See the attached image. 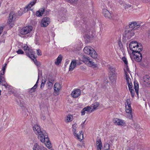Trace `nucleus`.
I'll return each instance as SVG.
<instances>
[{
  "label": "nucleus",
  "mask_w": 150,
  "mask_h": 150,
  "mask_svg": "<svg viewBox=\"0 0 150 150\" xmlns=\"http://www.w3.org/2000/svg\"><path fill=\"white\" fill-rule=\"evenodd\" d=\"M73 119V115H71L69 114L67 115L65 119V121L66 123L70 122H71Z\"/></svg>",
  "instance_id": "obj_23"
},
{
  "label": "nucleus",
  "mask_w": 150,
  "mask_h": 150,
  "mask_svg": "<svg viewBox=\"0 0 150 150\" xmlns=\"http://www.w3.org/2000/svg\"><path fill=\"white\" fill-rule=\"evenodd\" d=\"M50 18L47 17L43 18L40 22V25L43 27H46L48 26L50 22Z\"/></svg>",
  "instance_id": "obj_12"
},
{
  "label": "nucleus",
  "mask_w": 150,
  "mask_h": 150,
  "mask_svg": "<svg viewBox=\"0 0 150 150\" xmlns=\"http://www.w3.org/2000/svg\"><path fill=\"white\" fill-rule=\"evenodd\" d=\"M37 135L38 138L42 142H45L46 139H47L48 138L47 134L45 131H42Z\"/></svg>",
  "instance_id": "obj_9"
},
{
  "label": "nucleus",
  "mask_w": 150,
  "mask_h": 150,
  "mask_svg": "<svg viewBox=\"0 0 150 150\" xmlns=\"http://www.w3.org/2000/svg\"><path fill=\"white\" fill-rule=\"evenodd\" d=\"M124 71H125V74L126 72H129V69L128 68L127 66H126L125 67V68L124 69Z\"/></svg>",
  "instance_id": "obj_44"
},
{
  "label": "nucleus",
  "mask_w": 150,
  "mask_h": 150,
  "mask_svg": "<svg viewBox=\"0 0 150 150\" xmlns=\"http://www.w3.org/2000/svg\"><path fill=\"white\" fill-rule=\"evenodd\" d=\"M109 145L108 144H105L104 146V148H103V150H109Z\"/></svg>",
  "instance_id": "obj_36"
},
{
  "label": "nucleus",
  "mask_w": 150,
  "mask_h": 150,
  "mask_svg": "<svg viewBox=\"0 0 150 150\" xmlns=\"http://www.w3.org/2000/svg\"><path fill=\"white\" fill-rule=\"evenodd\" d=\"M42 75V73L41 72L39 71L38 72V79Z\"/></svg>",
  "instance_id": "obj_53"
},
{
  "label": "nucleus",
  "mask_w": 150,
  "mask_h": 150,
  "mask_svg": "<svg viewBox=\"0 0 150 150\" xmlns=\"http://www.w3.org/2000/svg\"><path fill=\"white\" fill-rule=\"evenodd\" d=\"M132 57L137 62H140L142 59V55L140 52H137L132 53Z\"/></svg>",
  "instance_id": "obj_10"
},
{
  "label": "nucleus",
  "mask_w": 150,
  "mask_h": 150,
  "mask_svg": "<svg viewBox=\"0 0 150 150\" xmlns=\"http://www.w3.org/2000/svg\"><path fill=\"white\" fill-rule=\"evenodd\" d=\"M44 143L45 146L49 149H50L52 147V146L50 141H49L48 138L47 139H46Z\"/></svg>",
  "instance_id": "obj_27"
},
{
  "label": "nucleus",
  "mask_w": 150,
  "mask_h": 150,
  "mask_svg": "<svg viewBox=\"0 0 150 150\" xmlns=\"http://www.w3.org/2000/svg\"><path fill=\"white\" fill-rule=\"evenodd\" d=\"M23 49L25 51L26 55L31 59L34 58V53L30 48L29 47L27 44H24L22 46Z\"/></svg>",
  "instance_id": "obj_5"
},
{
  "label": "nucleus",
  "mask_w": 150,
  "mask_h": 150,
  "mask_svg": "<svg viewBox=\"0 0 150 150\" xmlns=\"http://www.w3.org/2000/svg\"><path fill=\"white\" fill-rule=\"evenodd\" d=\"M1 90H0V96L1 95Z\"/></svg>",
  "instance_id": "obj_56"
},
{
  "label": "nucleus",
  "mask_w": 150,
  "mask_h": 150,
  "mask_svg": "<svg viewBox=\"0 0 150 150\" xmlns=\"http://www.w3.org/2000/svg\"><path fill=\"white\" fill-rule=\"evenodd\" d=\"M47 84L48 89H50L52 88L53 86V84L50 81L48 82Z\"/></svg>",
  "instance_id": "obj_40"
},
{
  "label": "nucleus",
  "mask_w": 150,
  "mask_h": 150,
  "mask_svg": "<svg viewBox=\"0 0 150 150\" xmlns=\"http://www.w3.org/2000/svg\"><path fill=\"white\" fill-rule=\"evenodd\" d=\"M38 0H33L28 5L24 8V10L25 11H27L28 10H31L30 9L32 7L34 6L35 4L37 2Z\"/></svg>",
  "instance_id": "obj_20"
},
{
  "label": "nucleus",
  "mask_w": 150,
  "mask_h": 150,
  "mask_svg": "<svg viewBox=\"0 0 150 150\" xmlns=\"http://www.w3.org/2000/svg\"><path fill=\"white\" fill-rule=\"evenodd\" d=\"M61 89V85L58 83H56L54 86V92L56 95H58Z\"/></svg>",
  "instance_id": "obj_18"
},
{
  "label": "nucleus",
  "mask_w": 150,
  "mask_h": 150,
  "mask_svg": "<svg viewBox=\"0 0 150 150\" xmlns=\"http://www.w3.org/2000/svg\"><path fill=\"white\" fill-rule=\"evenodd\" d=\"M131 102L129 99L126 100L125 103V112H132V109L131 107Z\"/></svg>",
  "instance_id": "obj_13"
},
{
  "label": "nucleus",
  "mask_w": 150,
  "mask_h": 150,
  "mask_svg": "<svg viewBox=\"0 0 150 150\" xmlns=\"http://www.w3.org/2000/svg\"><path fill=\"white\" fill-rule=\"evenodd\" d=\"M127 84H128L129 89H130V88H132L133 86L131 82L129 83H127Z\"/></svg>",
  "instance_id": "obj_47"
},
{
  "label": "nucleus",
  "mask_w": 150,
  "mask_h": 150,
  "mask_svg": "<svg viewBox=\"0 0 150 150\" xmlns=\"http://www.w3.org/2000/svg\"><path fill=\"white\" fill-rule=\"evenodd\" d=\"M38 80L37 81L36 84L34 86L31 88V91H32H32H31V92H34L35 91V89L37 87V84L38 83Z\"/></svg>",
  "instance_id": "obj_37"
},
{
  "label": "nucleus",
  "mask_w": 150,
  "mask_h": 150,
  "mask_svg": "<svg viewBox=\"0 0 150 150\" xmlns=\"http://www.w3.org/2000/svg\"><path fill=\"white\" fill-rule=\"evenodd\" d=\"M7 64H4L2 66L1 70L0 71V84L1 83L2 85L6 88L8 85L5 81L3 75L4 74V72L6 68Z\"/></svg>",
  "instance_id": "obj_4"
},
{
  "label": "nucleus",
  "mask_w": 150,
  "mask_h": 150,
  "mask_svg": "<svg viewBox=\"0 0 150 150\" xmlns=\"http://www.w3.org/2000/svg\"><path fill=\"white\" fill-rule=\"evenodd\" d=\"M34 62L35 64L38 66H40V63L39 62H38L37 61L36 59H35V57L34 58H33L32 59Z\"/></svg>",
  "instance_id": "obj_38"
},
{
  "label": "nucleus",
  "mask_w": 150,
  "mask_h": 150,
  "mask_svg": "<svg viewBox=\"0 0 150 150\" xmlns=\"http://www.w3.org/2000/svg\"><path fill=\"white\" fill-rule=\"evenodd\" d=\"M134 30L129 29L125 31V36L127 38H130L134 35Z\"/></svg>",
  "instance_id": "obj_16"
},
{
  "label": "nucleus",
  "mask_w": 150,
  "mask_h": 150,
  "mask_svg": "<svg viewBox=\"0 0 150 150\" xmlns=\"http://www.w3.org/2000/svg\"><path fill=\"white\" fill-rule=\"evenodd\" d=\"M93 110L90 106H87L84 108L81 111V113L82 115H84L86 113L91 112Z\"/></svg>",
  "instance_id": "obj_15"
},
{
  "label": "nucleus",
  "mask_w": 150,
  "mask_h": 150,
  "mask_svg": "<svg viewBox=\"0 0 150 150\" xmlns=\"http://www.w3.org/2000/svg\"><path fill=\"white\" fill-rule=\"evenodd\" d=\"M124 6H125V9H127L129 8H132V6L129 4H125Z\"/></svg>",
  "instance_id": "obj_42"
},
{
  "label": "nucleus",
  "mask_w": 150,
  "mask_h": 150,
  "mask_svg": "<svg viewBox=\"0 0 150 150\" xmlns=\"http://www.w3.org/2000/svg\"><path fill=\"white\" fill-rule=\"evenodd\" d=\"M129 48L132 52V53L138 52H140L142 49V47L140 44L136 41L131 42L129 44Z\"/></svg>",
  "instance_id": "obj_2"
},
{
  "label": "nucleus",
  "mask_w": 150,
  "mask_h": 150,
  "mask_svg": "<svg viewBox=\"0 0 150 150\" xmlns=\"http://www.w3.org/2000/svg\"><path fill=\"white\" fill-rule=\"evenodd\" d=\"M134 87L136 93L137 95L139 93V86L138 83L137 81H134Z\"/></svg>",
  "instance_id": "obj_28"
},
{
  "label": "nucleus",
  "mask_w": 150,
  "mask_h": 150,
  "mask_svg": "<svg viewBox=\"0 0 150 150\" xmlns=\"http://www.w3.org/2000/svg\"><path fill=\"white\" fill-rule=\"evenodd\" d=\"M33 27L32 26H26L22 28L21 29L20 33L22 35H25L30 33Z\"/></svg>",
  "instance_id": "obj_8"
},
{
  "label": "nucleus",
  "mask_w": 150,
  "mask_h": 150,
  "mask_svg": "<svg viewBox=\"0 0 150 150\" xmlns=\"http://www.w3.org/2000/svg\"><path fill=\"white\" fill-rule=\"evenodd\" d=\"M41 119L43 120H44L45 119V117L44 115H42L41 116Z\"/></svg>",
  "instance_id": "obj_52"
},
{
  "label": "nucleus",
  "mask_w": 150,
  "mask_h": 150,
  "mask_svg": "<svg viewBox=\"0 0 150 150\" xmlns=\"http://www.w3.org/2000/svg\"><path fill=\"white\" fill-rule=\"evenodd\" d=\"M118 49L121 50L122 52H123V45L121 42H120L118 43Z\"/></svg>",
  "instance_id": "obj_39"
},
{
  "label": "nucleus",
  "mask_w": 150,
  "mask_h": 150,
  "mask_svg": "<svg viewBox=\"0 0 150 150\" xmlns=\"http://www.w3.org/2000/svg\"><path fill=\"white\" fill-rule=\"evenodd\" d=\"M83 62L87 65L88 63V62L90 61V59L88 57H84L83 59Z\"/></svg>",
  "instance_id": "obj_35"
},
{
  "label": "nucleus",
  "mask_w": 150,
  "mask_h": 150,
  "mask_svg": "<svg viewBox=\"0 0 150 150\" xmlns=\"http://www.w3.org/2000/svg\"><path fill=\"white\" fill-rule=\"evenodd\" d=\"M77 145L78 146H80V145L79 144H78Z\"/></svg>",
  "instance_id": "obj_54"
},
{
  "label": "nucleus",
  "mask_w": 150,
  "mask_h": 150,
  "mask_svg": "<svg viewBox=\"0 0 150 150\" xmlns=\"http://www.w3.org/2000/svg\"><path fill=\"white\" fill-rule=\"evenodd\" d=\"M31 144L32 145L31 147L33 150H39L40 146L37 143L33 142Z\"/></svg>",
  "instance_id": "obj_25"
},
{
  "label": "nucleus",
  "mask_w": 150,
  "mask_h": 150,
  "mask_svg": "<svg viewBox=\"0 0 150 150\" xmlns=\"http://www.w3.org/2000/svg\"><path fill=\"white\" fill-rule=\"evenodd\" d=\"M143 81L144 84L146 86H148L150 85V77L148 75H146L144 77Z\"/></svg>",
  "instance_id": "obj_22"
},
{
  "label": "nucleus",
  "mask_w": 150,
  "mask_h": 150,
  "mask_svg": "<svg viewBox=\"0 0 150 150\" xmlns=\"http://www.w3.org/2000/svg\"><path fill=\"white\" fill-rule=\"evenodd\" d=\"M130 91V92L132 97H133L134 96V91L132 88H130L129 89Z\"/></svg>",
  "instance_id": "obj_43"
},
{
  "label": "nucleus",
  "mask_w": 150,
  "mask_h": 150,
  "mask_svg": "<svg viewBox=\"0 0 150 150\" xmlns=\"http://www.w3.org/2000/svg\"><path fill=\"white\" fill-rule=\"evenodd\" d=\"M99 105V103L98 102H96L93 104H92L91 106V108H92V110H93V111L97 109V108Z\"/></svg>",
  "instance_id": "obj_30"
},
{
  "label": "nucleus",
  "mask_w": 150,
  "mask_h": 150,
  "mask_svg": "<svg viewBox=\"0 0 150 150\" xmlns=\"http://www.w3.org/2000/svg\"><path fill=\"white\" fill-rule=\"evenodd\" d=\"M33 128L34 132L37 135L42 132V131H41L40 127L37 125H34Z\"/></svg>",
  "instance_id": "obj_21"
},
{
  "label": "nucleus",
  "mask_w": 150,
  "mask_h": 150,
  "mask_svg": "<svg viewBox=\"0 0 150 150\" xmlns=\"http://www.w3.org/2000/svg\"><path fill=\"white\" fill-rule=\"evenodd\" d=\"M86 120L84 121V122H83L82 123L81 125V126L82 127H84V126L85 122Z\"/></svg>",
  "instance_id": "obj_51"
},
{
  "label": "nucleus",
  "mask_w": 150,
  "mask_h": 150,
  "mask_svg": "<svg viewBox=\"0 0 150 150\" xmlns=\"http://www.w3.org/2000/svg\"><path fill=\"white\" fill-rule=\"evenodd\" d=\"M76 62L75 60L72 61L70 65L69 70L70 71H72L75 67L76 65Z\"/></svg>",
  "instance_id": "obj_26"
},
{
  "label": "nucleus",
  "mask_w": 150,
  "mask_h": 150,
  "mask_svg": "<svg viewBox=\"0 0 150 150\" xmlns=\"http://www.w3.org/2000/svg\"><path fill=\"white\" fill-rule=\"evenodd\" d=\"M77 125L76 124H74L72 125V131L74 136L76 137L77 139L80 140H82L83 138V133L81 131L80 134H78L77 133L76 129Z\"/></svg>",
  "instance_id": "obj_6"
},
{
  "label": "nucleus",
  "mask_w": 150,
  "mask_h": 150,
  "mask_svg": "<svg viewBox=\"0 0 150 150\" xmlns=\"http://www.w3.org/2000/svg\"><path fill=\"white\" fill-rule=\"evenodd\" d=\"M16 6L11 5V11H10V28L13 26L16 20L17 17L16 13L14 11Z\"/></svg>",
  "instance_id": "obj_1"
},
{
  "label": "nucleus",
  "mask_w": 150,
  "mask_h": 150,
  "mask_svg": "<svg viewBox=\"0 0 150 150\" xmlns=\"http://www.w3.org/2000/svg\"><path fill=\"white\" fill-rule=\"evenodd\" d=\"M84 52L86 54L90 55L93 58H96L97 57V54L94 49L90 46H86L83 49Z\"/></svg>",
  "instance_id": "obj_3"
},
{
  "label": "nucleus",
  "mask_w": 150,
  "mask_h": 150,
  "mask_svg": "<svg viewBox=\"0 0 150 150\" xmlns=\"http://www.w3.org/2000/svg\"><path fill=\"white\" fill-rule=\"evenodd\" d=\"M51 150H53V149H51Z\"/></svg>",
  "instance_id": "obj_58"
},
{
  "label": "nucleus",
  "mask_w": 150,
  "mask_h": 150,
  "mask_svg": "<svg viewBox=\"0 0 150 150\" xmlns=\"http://www.w3.org/2000/svg\"><path fill=\"white\" fill-rule=\"evenodd\" d=\"M43 150H47L45 148H44L43 149Z\"/></svg>",
  "instance_id": "obj_55"
},
{
  "label": "nucleus",
  "mask_w": 150,
  "mask_h": 150,
  "mask_svg": "<svg viewBox=\"0 0 150 150\" xmlns=\"http://www.w3.org/2000/svg\"><path fill=\"white\" fill-rule=\"evenodd\" d=\"M17 52L18 54H23V51L21 50H19L17 51Z\"/></svg>",
  "instance_id": "obj_48"
},
{
  "label": "nucleus",
  "mask_w": 150,
  "mask_h": 150,
  "mask_svg": "<svg viewBox=\"0 0 150 150\" xmlns=\"http://www.w3.org/2000/svg\"><path fill=\"white\" fill-rule=\"evenodd\" d=\"M45 12V9L44 8H41L37 11L36 15L38 16H42Z\"/></svg>",
  "instance_id": "obj_29"
},
{
  "label": "nucleus",
  "mask_w": 150,
  "mask_h": 150,
  "mask_svg": "<svg viewBox=\"0 0 150 150\" xmlns=\"http://www.w3.org/2000/svg\"><path fill=\"white\" fill-rule=\"evenodd\" d=\"M69 1L71 3L73 4L76 3L77 1V0H69Z\"/></svg>",
  "instance_id": "obj_50"
},
{
  "label": "nucleus",
  "mask_w": 150,
  "mask_h": 150,
  "mask_svg": "<svg viewBox=\"0 0 150 150\" xmlns=\"http://www.w3.org/2000/svg\"><path fill=\"white\" fill-rule=\"evenodd\" d=\"M29 53L30 54V51H29Z\"/></svg>",
  "instance_id": "obj_57"
},
{
  "label": "nucleus",
  "mask_w": 150,
  "mask_h": 150,
  "mask_svg": "<svg viewBox=\"0 0 150 150\" xmlns=\"http://www.w3.org/2000/svg\"><path fill=\"white\" fill-rule=\"evenodd\" d=\"M102 13L106 18L111 19L112 18V13L106 9L104 8L103 9Z\"/></svg>",
  "instance_id": "obj_14"
},
{
  "label": "nucleus",
  "mask_w": 150,
  "mask_h": 150,
  "mask_svg": "<svg viewBox=\"0 0 150 150\" xmlns=\"http://www.w3.org/2000/svg\"><path fill=\"white\" fill-rule=\"evenodd\" d=\"M81 92L80 89H74L72 92L71 95L73 98H78L81 94Z\"/></svg>",
  "instance_id": "obj_17"
},
{
  "label": "nucleus",
  "mask_w": 150,
  "mask_h": 150,
  "mask_svg": "<svg viewBox=\"0 0 150 150\" xmlns=\"http://www.w3.org/2000/svg\"><path fill=\"white\" fill-rule=\"evenodd\" d=\"M62 57L61 55H59L57 58V61L55 62L56 64L58 65L61 62L62 60Z\"/></svg>",
  "instance_id": "obj_33"
},
{
  "label": "nucleus",
  "mask_w": 150,
  "mask_h": 150,
  "mask_svg": "<svg viewBox=\"0 0 150 150\" xmlns=\"http://www.w3.org/2000/svg\"><path fill=\"white\" fill-rule=\"evenodd\" d=\"M113 122L115 125L119 126H125L126 125L125 120L117 118H114L113 120Z\"/></svg>",
  "instance_id": "obj_11"
},
{
  "label": "nucleus",
  "mask_w": 150,
  "mask_h": 150,
  "mask_svg": "<svg viewBox=\"0 0 150 150\" xmlns=\"http://www.w3.org/2000/svg\"><path fill=\"white\" fill-rule=\"evenodd\" d=\"M45 81H42V83L40 86V88H43L45 85Z\"/></svg>",
  "instance_id": "obj_46"
},
{
  "label": "nucleus",
  "mask_w": 150,
  "mask_h": 150,
  "mask_svg": "<svg viewBox=\"0 0 150 150\" xmlns=\"http://www.w3.org/2000/svg\"><path fill=\"white\" fill-rule=\"evenodd\" d=\"M24 12H23V10L22 9H20L18 11V16H21Z\"/></svg>",
  "instance_id": "obj_41"
},
{
  "label": "nucleus",
  "mask_w": 150,
  "mask_h": 150,
  "mask_svg": "<svg viewBox=\"0 0 150 150\" xmlns=\"http://www.w3.org/2000/svg\"><path fill=\"white\" fill-rule=\"evenodd\" d=\"M129 74H130V73L128 72H126L125 74L127 83H129L131 82V79L129 77Z\"/></svg>",
  "instance_id": "obj_31"
},
{
  "label": "nucleus",
  "mask_w": 150,
  "mask_h": 150,
  "mask_svg": "<svg viewBox=\"0 0 150 150\" xmlns=\"http://www.w3.org/2000/svg\"><path fill=\"white\" fill-rule=\"evenodd\" d=\"M37 54L38 55H41V52L40 50L38 49L37 50Z\"/></svg>",
  "instance_id": "obj_49"
},
{
  "label": "nucleus",
  "mask_w": 150,
  "mask_h": 150,
  "mask_svg": "<svg viewBox=\"0 0 150 150\" xmlns=\"http://www.w3.org/2000/svg\"><path fill=\"white\" fill-rule=\"evenodd\" d=\"M87 65L93 68H98V65L91 60L90 62H88V63Z\"/></svg>",
  "instance_id": "obj_24"
},
{
  "label": "nucleus",
  "mask_w": 150,
  "mask_h": 150,
  "mask_svg": "<svg viewBox=\"0 0 150 150\" xmlns=\"http://www.w3.org/2000/svg\"><path fill=\"white\" fill-rule=\"evenodd\" d=\"M96 146L98 150H101L102 147V144L100 141H97L96 142Z\"/></svg>",
  "instance_id": "obj_34"
},
{
  "label": "nucleus",
  "mask_w": 150,
  "mask_h": 150,
  "mask_svg": "<svg viewBox=\"0 0 150 150\" xmlns=\"http://www.w3.org/2000/svg\"><path fill=\"white\" fill-rule=\"evenodd\" d=\"M109 78L112 82H115L117 79V75L115 69L112 67L110 68Z\"/></svg>",
  "instance_id": "obj_7"
},
{
  "label": "nucleus",
  "mask_w": 150,
  "mask_h": 150,
  "mask_svg": "<svg viewBox=\"0 0 150 150\" xmlns=\"http://www.w3.org/2000/svg\"><path fill=\"white\" fill-rule=\"evenodd\" d=\"M122 60L124 62L125 64H127V59L125 57H122Z\"/></svg>",
  "instance_id": "obj_45"
},
{
  "label": "nucleus",
  "mask_w": 150,
  "mask_h": 150,
  "mask_svg": "<svg viewBox=\"0 0 150 150\" xmlns=\"http://www.w3.org/2000/svg\"><path fill=\"white\" fill-rule=\"evenodd\" d=\"M140 26V25L138 24V23L136 22H132L129 24V27L132 28V29L134 30V31L139 28Z\"/></svg>",
  "instance_id": "obj_19"
},
{
  "label": "nucleus",
  "mask_w": 150,
  "mask_h": 150,
  "mask_svg": "<svg viewBox=\"0 0 150 150\" xmlns=\"http://www.w3.org/2000/svg\"><path fill=\"white\" fill-rule=\"evenodd\" d=\"M132 113V112H126V115L127 117L130 120L132 119L133 116Z\"/></svg>",
  "instance_id": "obj_32"
}]
</instances>
